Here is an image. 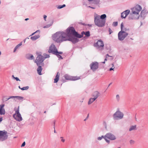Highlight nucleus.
<instances>
[{
    "label": "nucleus",
    "instance_id": "obj_1",
    "mask_svg": "<svg viewBox=\"0 0 148 148\" xmlns=\"http://www.w3.org/2000/svg\"><path fill=\"white\" fill-rule=\"evenodd\" d=\"M53 40L58 43H60L63 41L69 40L73 43L77 42L79 40L77 38L71 36H66V34L64 32H58L54 34L52 36Z\"/></svg>",
    "mask_w": 148,
    "mask_h": 148
},
{
    "label": "nucleus",
    "instance_id": "obj_2",
    "mask_svg": "<svg viewBox=\"0 0 148 148\" xmlns=\"http://www.w3.org/2000/svg\"><path fill=\"white\" fill-rule=\"evenodd\" d=\"M94 23L97 26L102 27H103L106 23L105 20H102L100 18V16L96 14L94 16Z\"/></svg>",
    "mask_w": 148,
    "mask_h": 148
},
{
    "label": "nucleus",
    "instance_id": "obj_3",
    "mask_svg": "<svg viewBox=\"0 0 148 148\" xmlns=\"http://www.w3.org/2000/svg\"><path fill=\"white\" fill-rule=\"evenodd\" d=\"M123 116V113L119 110H118L113 114V117L114 120H117L122 119Z\"/></svg>",
    "mask_w": 148,
    "mask_h": 148
},
{
    "label": "nucleus",
    "instance_id": "obj_4",
    "mask_svg": "<svg viewBox=\"0 0 148 148\" xmlns=\"http://www.w3.org/2000/svg\"><path fill=\"white\" fill-rule=\"evenodd\" d=\"M66 33L64 32L66 34V36L69 37L71 36L72 35L74 36L76 32L74 28L73 27H68L66 30Z\"/></svg>",
    "mask_w": 148,
    "mask_h": 148
},
{
    "label": "nucleus",
    "instance_id": "obj_5",
    "mask_svg": "<svg viewBox=\"0 0 148 148\" xmlns=\"http://www.w3.org/2000/svg\"><path fill=\"white\" fill-rule=\"evenodd\" d=\"M19 107L18 106L16 110H15V113L13 115V117L17 121H20L22 120L23 119L19 112Z\"/></svg>",
    "mask_w": 148,
    "mask_h": 148
},
{
    "label": "nucleus",
    "instance_id": "obj_6",
    "mask_svg": "<svg viewBox=\"0 0 148 148\" xmlns=\"http://www.w3.org/2000/svg\"><path fill=\"white\" fill-rule=\"evenodd\" d=\"M132 12L133 14L136 16H139V12L142 10V8L140 6L137 5L134 8L131 9Z\"/></svg>",
    "mask_w": 148,
    "mask_h": 148
},
{
    "label": "nucleus",
    "instance_id": "obj_7",
    "mask_svg": "<svg viewBox=\"0 0 148 148\" xmlns=\"http://www.w3.org/2000/svg\"><path fill=\"white\" fill-rule=\"evenodd\" d=\"M105 140L108 144L110 143V141L107 140V139L112 140H115L116 138V136L114 134L110 133H107L105 135Z\"/></svg>",
    "mask_w": 148,
    "mask_h": 148
},
{
    "label": "nucleus",
    "instance_id": "obj_8",
    "mask_svg": "<svg viewBox=\"0 0 148 148\" xmlns=\"http://www.w3.org/2000/svg\"><path fill=\"white\" fill-rule=\"evenodd\" d=\"M128 35V33L127 32L120 31L118 34V39L119 40L123 41Z\"/></svg>",
    "mask_w": 148,
    "mask_h": 148
},
{
    "label": "nucleus",
    "instance_id": "obj_9",
    "mask_svg": "<svg viewBox=\"0 0 148 148\" xmlns=\"http://www.w3.org/2000/svg\"><path fill=\"white\" fill-rule=\"evenodd\" d=\"M45 59V58H44V57L41 55H39L36 58L35 62L36 63L37 66H38L42 63Z\"/></svg>",
    "mask_w": 148,
    "mask_h": 148
},
{
    "label": "nucleus",
    "instance_id": "obj_10",
    "mask_svg": "<svg viewBox=\"0 0 148 148\" xmlns=\"http://www.w3.org/2000/svg\"><path fill=\"white\" fill-rule=\"evenodd\" d=\"M90 67L91 70L93 71H95L99 67V63L97 62H93L90 64Z\"/></svg>",
    "mask_w": 148,
    "mask_h": 148
},
{
    "label": "nucleus",
    "instance_id": "obj_11",
    "mask_svg": "<svg viewBox=\"0 0 148 148\" xmlns=\"http://www.w3.org/2000/svg\"><path fill=\"white\" fill-rule=\"evenodd\" d=\"M48 52L54 54L58 53V51L55 46L54 44H52L49 47Z\"/></svg>",
    "mask_w": 148,
    "mask_h": 148
},
{
    "label": "nucleus",
    "instance_id": "obj_12",
    "mask_svg": "<svg viewBox=\"0 0 148 148\" xmlns=\"http://www.w3.org/2000/svg\"><path fill=\"white\" fill-rule=\"evenodd\" d=\"M94 45L98 49H99L102 50L103 48V41L101 40H98Z\"/></svg>",
    "mask_w": 148,
    "mask_h": 148
},
{
    "label": "nucleus",
    "instance_id": "obj_13",
    "mask_svg": "<svg viewBox=\"0 0 148 148\" xmlns=\"http://www.w3.org/2000/svg\"><path fill=\"white\" fill-rule=\"evenodd\" d=\"M8 136L6 133L0 131V141H3L7 139Z\"/></svg>",
    "mask_w": 148,
    "mask_h": 148
},
{
    "label": "nucleus",
    "instance_id": "obj_14",
    "mask_svg": "<svg viewBox=\"0 0 148 148\" xmlns=\"http://www.w3.org/2000/svg\"><path fill=\"white\" fill-rule=\"evenodd\" d=\"M130 12V10H127L121 13V17L122 18H125L129 14Z\"/></svg>",
    "mask_w": 148,
    "mask_h": 148
},
{
    "label": "nucleus",
    "instance_id": "obj_15",
    "mask_svg": "<svg viewBox=\"0 0 148 148\" xmlns=\"http://www.w3.org/2000/svg\"><path fill=\"white\" fill-rule=\"evenodd\" d=\"M5 105L2 104L0 105V115H3L5 114V112L4 108Z\"/></svg>",
    "mask_w": 148,
    "mask_h": 148
},
{
    "label": "nucleus",
    "instance_id": "obj_16",
    "mask_svg": "<svg viewBox=\"0 0 148 148\" xmlns=\"http://www.w3.org/2000/svg\"><path fill=\"white\" fill-rule=\"evenodd\" d=\"M135 14H134L132 13H130L129 16V19L130 20L131 19H138L139 18V16H134Z\"/></svg>",
    "mask_w": 148,
    "mask_h": 148
},
{
    "label": "nucleus",
    "instance_id": "obj_17",
    "mask_svg": "<svg viewBox=\"0 0 148 148\" xmlns=\"http://www.w3.org/2000/svg\"><path fill=\"white\" fill-rule=\"evenodd\" d=\"M121 29L120 31L123 32H127L129 31V29H127L124 26L123 23H122L121 24Z\"/></svg>",
    "mask_w": 148,
    "mask_h": 148
},
{
    "label": "nucleus",
    "instance_id": "obj_18",
    "mask_svg": "<svg viewBox=\"0 0 148 148\" xmlns=\"http://www.w3.org/2000/svg\"><path fill=\"white\" fill-rule=\"evenodd\" d=\"M26 58L29 60H32L34 59L33 56L31 54H27L25 56Z\"/></svg>",
    "mask_w": 148,
    "mask_h": 148
},
{
    "label": "nucleus",
    "instance_id": "obj_19",
    "mask_svg": "<svg viewBox=\"0 0 148 148\" xmlns=\"http://www.w3.org/2000/svg\"><path fill=\"white\" fill-rule=\"evenodd\" d=\"M60 75V73L58 72L55 78L54 79V83H56L58 82L59 79Z\"/></svg>",
    "mask_w": 148,
    "mask_h": 148
},
{
    "label": "nucleus",
    "instance_id": "obj_20",
    "mask_svg": "<svg viewBox=\"0 0 148 148\" xmlns=\"http://www.w3.org/2000/svg\"><path fill=\"white\" fill-rule=\"evenodd\" d=\"M99 94L98 92L95 91L93 93L92 96L94 97L93 98L96 99L99 96Z\"/></svg>",
    "mask_w": 148,
    "mask_h": 148
},
{
    "label": "nucleus",
    "instance_id": "obj_21",
    "mask_svg": "<svg viewBox=\"0 0 148 148\" xmlns=\"http://www.w3.org/2000/svg\"><path fill=\"white\" fill-rule=\"evenodd\" d=\"M38 66V67L37 69V71L38 72V73L39 75H41L42 74L41 73V71L42 70V68L41 66L39 65Z\"/></svg>",
    "mask_w": 148,
    "mask_h": 148
},
{
    "label": "nucleus",
    "instance_id": "obj_22",
    "mask_svg": "<svg viewBox=\"0 0 148 148\" xmlns=\"http://www.w3.org/2000/svg\"><path fill=\"white\" fill-rule=\"evenodd\" d=\"M96 99L94 98H90L88 101V105L91 104Z\"/></svg>",
    "mask_w": 148,
    "mask_h": 148
},
{
    "label": "nucleus",
    "instance_id": "obj_23",
    "mask_svg": "<svg viewBox=\"0 0 148 148\" xmlns=\"http://www.w3.org/2000/svg\"><path fill=\"white\" fill-rule=\"evenodd\" d=\"M81 34H82V35H83L84 34H85L87 37H89L90 36V33L89 31L86 32L83 31L82 32Z\"/></svg>",
    "mask_w": 148,
    "mask_h": 148
},
{
    "label": "nucleus",
    "instance_id": "obj_24",
    "mask_svg": "<svg viewBox=\"0 0 148 148\" xmlns=\"http://www.w3.org/2000/svg\"><path fill=\"white\" fill-rule=\"evenodd\" d=\"M40 37L39 35H35L34 36L31 37V39L33 40H35L38 39Z\"/></svg>",
    "mask_w": 148,
    "mask_h": 148
},
{
    "label": "nucleus",
    "instance_id": "obj_25",
    "mask_svg": "<svg viewBox=\"0 0 148 148\" xmlns=\"http://www.w3.org/2000/svg\"><path fill=\"white\" fill-rule=\"evenodd\" d=\"M74 36L77 38H81L83 36V35H82H82L79 34H78L77 32H76L74 35Z\"/></svg>",
    "mask_w": 148,
    "mask_h": 148
},
{
    "label": "nucleus",
    "instance_id": "obj_26",
    "mask_svg": "<svg viewBox=\"0 0 148 148\" xmlns=\"http://www.w3.org/2000/svg\"><path fill=\"white\" fill-rule=\"evenodd\" d=\"M106 14H104L101 15L100 16V18L102 20H106Z\"/></svg>",
    "mask_w": 148,
    "mask_h": 148
},
{
    "label": "nucleus",
    "instance_id": "obj_27",
    "mask_svg": "<svg viewBox=\"0 0 148 148\" xmlns=\"http://www.w3.org/2000/svg\"><path fill=\"white\" fill-rule=\"evenodd\" d=\"M22 45V42H21L19 44L16 45L14 48V52H15L16 50L19 48V47Z\"/></svg>",
    "mask_w": 148,
    "mask_h": 148
},
{
    "label": "nucleus",
    "instance_id": "obj_28",
    "mask_svg": "<svg viewBox=\"0 0 148 148\" xmlns=\"http://www.w3.org/2000/svg\"><path fill=\"white\" fill-rule=\"evenodd\" d=\"M64 77L67 80H71V79L72 78V76H71L67 74L65 75L64 76Z\"/></svg>",
    "mask_w": 148,
    "mask_h": 148
},
{
    "label": "nucleus",
    "instance_id": "obj_29",
    "mask_svg": "<svg viewBox=\"0 0 148 148\" xmlns=\"http://www.w3.org/2000/svg\"><path fill=\"white\" fill-rule=\"evenodd\" d=\"M136 125H132L130 126V127L129 129V131H131L132 130H136Z\"/></svg>",
    "mask_w": 148,
    "mask_h": 148
},
{
    "label": "nucleus",
    "instance_id": "obj_30",
    "mask_svg": "<svg viewBox=\"0 0 148 148\" xmlns=\"http://www.w3.org/2000/svg\"><path fill=\"white\" fill-rule=\"evenodd\" d=\"M88 1H92L93 3L95 4H97L99 2V0H88Z\"/></svg>",
    "mask_w": 148,
    "mask_h": 148
},
{
    "label": "nucleus",
    "instance_id": "obj_31",
    "mask_svg": "<svg viewBox=\"0 0 148 148\" xmlns=\"http://www.w3.org/2000/svg\"><path fill=\"white\" fill-rule=\"evenodd\" d=\"M79 79V78L77 77H72L71 80H76Z\"/></svg>",
    "mask_w": 148,
    "mask_h": 148
},
{
    "label": "nucleus",
    "instance_id": "obj_32",
    "mask_svg": "<svg viewBox=\"0 0 148 148\" xmlns=\"http://www.w3.org/2000/svg\"><path fill=\"white\" fill-rule=\"evenodd\" d=\"M105 135L104 136H101L98 137L97 138V139L99 140H101L103 138H104V139L105 140Z\"/></svg>",
    "mask_w": 148,
    "mask_h": 148
},
{
    "label": "nucleus",
    "instance_id": "obj_33",
    "mask_svg": "<svg viewBox=\"0 0 148 148\" xmlns=\"http://www.w3.org/2000/svg\"><path fill=\"white\" fill-rule=\"evenodd\" d=\"M116 99L117 102H119L120 100V97L119 95H117L116 96Z\"/></svg>",
    "mask_w": 148,
    "mask_h": 148
},
{
    "label": "nucleus",
    "instance_id": "obj_34",
    "mask_svg": "<svg viewBox=\"0 0 148 148\" xmlns=\"http://www.w3.org/2000/svg\"><path fill=\"white\" fill-rule=\"evenodd\" d=\"M29 88V87L28 86H26L24 87L21 88L22 90H28Z\"/></svg>",
    "mask_w": 148,
    "mask_h": 148
},
{
    "label": "nucleus",
    "instance_id": "obj_35",
    "mask_svg": "<svg viewBox=\"0 0 148 148\" xmlns=\"http://www.w3.org/2000/svg\"><path fill=\"white\" fill-rule=\"evenodd\" d=\"M55 55H56L57 57L59 58L60 59H63L62 57L58 53H56V54H55Z\"/></svg>",
    "mask_w": 148,
    "mask_h": 148
},
{
    "label": "nucleus",
    "instance_id": "obj_36",
    "mask_svg": "<svg viewBox=\"0 0 148 148\" xmlns=\"http://www.w3.org/2000/svg\"><path fill=\"white\" fill-rule=\"evenodd\" d=\"M66 5L65 4H63L62 5H59L57 8L59 9L65 7Z\"/></svg>",
    "mask_w": 148,
    "mask_h": 148
},
{
    "label": "nucleus",
    "instance_id": "obj_37",
    "mask_svg": "<svg viewBox=\"0 0 148 148\" xmlns=\"http://www.w3.org/2000/svg\"><path fill=\"white\" fill-rule=\"evenodd\" d=\"M17 99L19 100H21L22 101L23 99V97H22L19 96H16V98Z\"/></svg>",
    "mask_w": 148,
    "mask_h": 148
},
{
    "label": "nucleus",
    "instance_id": "obj_38",
    "mask_svg": "<svg viewBox=\"0 0 148 148\" xmlns=\"http://www.w3.org/2000/svg\"><path fill=\"white\" fill-rule=\"evenodd\" d=\"M118 25L117 22H114L113 23L112 25L114 26H116Z\"/></svg>",
    "mask_w": 148,
    "mask_h": 148
},
{
    "label": "nucleus",
    "instance_id": "obj_39",
    "mask_svg": "<svg viewBox=\"0 0 148 148\" xmlns=\"http://www.w3.org/2000/svg\"><path fill=\"white\" fill-rule=\"evenodd\" d=\"M130 143L131 145H133L135 143V141L132 140H130Z\"/></svg>",
    "mask_w": 148,
    "mask_h": 148
},
{
    "label": "nucleus",
    "instance_id": "obj_40",
    "mask_svg": "<svg viewBox=\"0 0 148 148\" xmlns=\"http://www.w3.org/2000/svg\"><path fill=\"white\" fill-rule=\"evenodd\" d=\"M12 77L14 78V79H15L17 81H20V80L17 77H15L14 75H13L12 76Z\"/></svg>",
    "mask_w": 148,
    "mask_h": 148
},
{
    "label": "nucleus",
    "instance_id": "obj_41",
    "mask_svg": "<svg viewBox=\"0 0 148 148\" xmlns=\"http://www.w3.org/2000/svg\"><path fill=\"white\" fill-rule=\"evenodd\" d=\"M44 58H45V59L47 58H49L50 57V56L49 55L45 54L44 55Z\"/></svg>",
    "mask_w": 148,
    "mask_h": 148
},
{
    "label": "nucleus",
    "instance_id": "obj_42",
    "mask_svg": "<svg viewBox=\"0 0 148 148\" xmlns=\"http://www.w3.org/2000/svg\"><path fill=\"white\" fill-rule=\"evenodd\" d=\"M144 12L143 10L141 12L140 16L141 17H143V16H144Z\"/></svg>",
    "mask_w": 148,
    "mask_h": 148
},
{
    "label": "nucleus",
    "instance_id": "obj_43",
    "mask_svg": "<svg viewBox=\"0 0 148 148\" xmlns=\"http://www.w3.org/2000/svg\"><path fill=\"white\" fill-rule=\"evenodd\" d=\"M51 25H48L46 26H44L43 27V28H47L49 27L50 26H51Z\"/></svg>",
    "mask_w": 148,
    "mask_h": 148
},
{
    "label": "nucleus",
    "instance_id": "obj_44",
    "mask_svg": "<svg viewBox=\"0 0 148 148\" xmlns=\"http://www.w3.org/2000/svg\"><path fill=\"white\" fill-rule=\"evenodd\" d=\"M108 31L109 32L110 34H111L113 32L112 31V30L110 28H109Z\"/></svg>",
    "mask_w": 148,
    "mask_h": 148
},
{
    "label": "nucleus",
    "instance_id": "obj_45",
    "mask_svg": "<svg viewBox=\"0 0 148 148\" xmlns=\"http://www.w3.org/2000/svg\"><path fill=\"white\" fill-rule=\"evenodd\" d=\"M61 138V141L63 143L65 141V140L63 138V137H60V138Z\"/></svg>",
    "mask_w": 148,
    "mask_h": 148
},
{
    "label": "nucleus",
    "instance_id": "obj_46",
    "mask_svg": "<svg viewBox=\"0 0 148 148\" xmlns=\"http://www.w3.org/2000/svg\"><path fill=\"white\" fill-rule=\"evenodd\" d=\"M25 142H24L22 144V145H21V147H24V146H25Z\"/></svg>",
    "mask_w": 148,
    "mask_h": 148
},
{
    "label": "nucleus",
    "instance_id": "obj_47",
    "mask_svg": "<svg viewBox=\"0 0 148 148\" xmlns=\"http://www.w3.org/2000/svg\"><path fill=\"white\" fill-rule=\"evenodd\" d=\"M9 97L10 99H11V98H16V96H10Z\"/></svg>",
    "mask_w": 148,
    "mask_h": 148
},
{
    "label": "nucleus",
    "instance_id": "obj_48",
    "mask_svg": "<svg viewBox=\"0 0 148 148\" xmlns=\"http://www.w3.org/2000/svg\"><path fill=\"white\" fill-rule=\"evenodd\" d=\"M47 16L46 15H44V18L45 21H46V19L47 18Z\"/></svg>",
    "mask_w": 148,
    "mask_h": 148
},
{
    "label": "nucleus",
    "instance_id": "obj_49",
    "mask_svg": "<svg viewBox=\"0 0 148 148\" xmlns=\"http://www.w3.org/2000/svg\"><path fill=\"white\" fill-rule=\"evenodd\" d=\"M89 117V114H88L87 117L84 120V121H86L88 118Z\"/></svg>",
    "mask_w": 148,
    "mask_h": 148
},
{
    "label": "nucleus",
    "instance_id": "obj_50",
    "mask_svg": "<svg viewBox=\"0 0 148 148\" xmlns=\"http://www.w3.org/2000/svg\"><path fill=\"white\" fill-rule=\"evenodd\" d=\"M63 53L62 52H61V51H60V52H58H58L57 53H58V54H62Z\"/></svg>",
    "mask_w": 148,
    "mask_h": 148
},
{
    "label": "nucleus",
    "instance_id": "obj_51",
    "mask_svg": "<svg viewBox=\"0 0 148 148\" xmlns=\"http://www.w3.org/2000/svg\"><path fill=\"white\" fill-rule=\"evenodd\" d=\"M114 68H110V69H109V70L110 71H111L112 70H114Z\"/></svg>",
    "mask_w": 148,
    "mask_h": 148
},
{
    "label": "nucleus",
    "instance_id": "obj_52",
    "mask_svg": "<svg viewBox=\"0 0 148 148\" xmlns=\"http://www.w3.org/2000/svg\"><path fill=\"white\" fill-rule=\"evenodd\" d=\"M9 99H10L9 97V98H5V101H7L8 100H9Z\"/></svg>",
    "mask_w": 148,
    "mask_h": 148
},
{
    "label": "nucleus",
    "instance_id": "obj_53",
    "mask_svg": "<svg viewBox=\"0 0 148 148\" xmlns=\"http://www.w3.org/2000/svg\"><path fill=\"white\" fill-rule=\"evenodd\" d=\"M106 56H108V57H112V56H109L108 54H107L106 55Z\"/></svg>",
    "mask_w": 148,
    "mask_h": 148
},
{
    "label": "nucleus",
    "instance_id": "obj_54",
    "mask_svg": "<svg viewBox=\"0 0 148 148\" xmlns=\"http://www.w3.org/2000/svg\"><path fill=\"white\" fill-rule=\"evenodd\" d=\"M88 7H89V8H92V9H95V8H94V7H91V6H89Z\"/></svg>",
    "mask_w": 148,
    "mask_h": 148
},
{
    "label": "nucleus",
    "instance_id": "obj_55",
    "mask_svg": "<svg viewBox=\"0 0 148 148\" xmlns=\"http://www.w3.org/2000/svg\"><path fill=\"white\" fill-rule=\"evenodd\" d=\"M40 32V30H38L37 31H36V32H35V33H37L38 32Z\"/></svg>",
    "mask_w": 148,
    "mask_h": 148
},
{
    "label": "nucleus",
    "instance_id": "obj_56",
    "mask_svg": "<svg viewBox=\"0 0 148 148\" xmlns=\"http://www.w3.org/2000/svg\"><path fill=\"white\" fill-rule=\"evenodd\" d=\"M40 32V30H38L37 31H36V32H35V33H37L38 32Z\"/></svg>",
    "mask_w": 148,
    "mask_h": 148
},
{
    "label": "nucleus",
    "instance_id": "obj_57",
    "mask_svg": "<svg viewBox=\"0 0 148 148\" xmlns=\"http://www.w3.org/2000/svg\"><path fill=\"white\" fill-rule=\"evenodd\" d=\"M54 132L55 133H56V130H55V126H54Z\"/></svg>",
    "mask_w": 148,
    "mask_h": 148
},
{
    "label": "nucleus",
    "instance_id": "obj_58",
    "mask_svg": "<svg viewBox=\"0 0 148 148\" xmlns=\"http://www.w3.org/2000/svg\"><path fill=\"white\" fill-rule=\"evenodd\" d=\"M35 33V32L33 33L31 36H32L34 35Z\"/></svg>",
    "mask_w": 148,
    "mask_h": 148
},
{
    "label": "nucleus",
    "instance_id": "obj_59",
    "mask_svg": "<svg viewBox=\"0 0 148 148\" xmlns=\"http://www.w3.org/2000/svg\"><path fill=\"white\" fill-rule=\"evenodd\" d=\"M29 19L28 18H26L25 19V21H27V20H28Z\"/></svg>",
    "mask_w": 148,
    "mask_h": 148
},
{
    "label": "nucleus",
    "instance_id": "obj_60",
    "mask_svg": "<svg viewBox=\"0 0 148 148\" xmlns=\"http://www.w3.org/2000/svg\"><path fill=\"white\" fill-rule=\"evenodd\" d=\"M26 39H24L23 40L24 42H25V41H26Z\"/></svg>",
    "mask_w": 148,
    "mask_h": 148
},
{
    "label": "nucleus",
    "instance_id": "obj_61",
    "mask_svg": "<svg viewBox=\"0 0 148 148\" xmlns=\"http://www.w3.org/2000/svg\"><path fill=\"white\" fill-rule=\"evenodd\" d=\"M18 88H20V89H21V88H21L20 87V86H18Z\"/></svg>",
    "mask_w": 148,
    "mask_h": 148
},
{
    "label": "nucleus",
    "instance_id": "obj_62",
    "mask_svg": "<svg viewBox=\"0 0 148 148\" xmlns=\"http://www.w3.org/2000/svg\"><path fill=\"white\" fill-rule=\"evenodd\" d=\"M107 60L106 58H105V61H107Z\"/></svg>",
    "mask_w": 148,
    "mask_h": 148
},
{
    "label": "nucleus",
    "instance_id": "obj_63",
    "mask_svg": "<svg viewBox=\"0 0 148 148\" xmlns=\"http://www.w3.org/2000/svg\"><path fill=\"white\" fill-rule=\"evenodd\" d=\"M102 63H105V61H104V62H102Z\"/></svg>",
    "mask_w": 148,
    "mask_h": 148
},
{
    "label": "nucleus",
    "instance_id": "obj_64",
    "mask_svg": "<svg viewBox=\"0 0 148 148\" xmlns=\"http://www.w3.org/2000/svg\"><path fill=\"white\" fill-rule=\"evenodd\" d=\"M111 84H112V83H110L109 84V86H108V87H109V86H110V85Z\"/></svg>",
    "mask_w": 148,
    "mask_h": 148
}]
</instances>
